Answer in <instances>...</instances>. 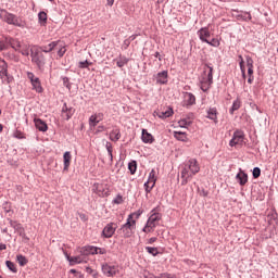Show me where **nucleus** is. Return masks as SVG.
Segmentation results:
<instances>
[{"label": "nucleus", "instance_id": "a211bd4d", "mask_svg": "<svg viewBox=\"0 0 278 278\" xmlns=\"http://www.w3.org/2000/svg\"><path fill=\"white\" fill-rule=\"evenodd\" d=\"M141 140L144 144H153V142H155V138H153V135H151V132L147 131V129H142Z\"/></svg>", "mask_w": 278, "mask_h": 278}, {"label": "nucleus", "instance_id": "5701e85b", "mask_svg": "<svg viewBox=\"0 0 278 278\" xmlns=\"http://www.w3.org/2000/svg\"><path fill=\"white\" fill-rule=\"evenodd\" d=\"M122 227L132 230L136 228V219H134V214L128 215L126 223L122 225Z\"/></svg>", "mask_w": 278, "mask_h": 278}, {"label": "nucleus", "instance_id": "72a5a7b5", "mask_svg": "<svg viewBox=\"0 0 278 278\" xmlns=\"http://www.w3.org/2000/svg\"><path fill=\"white\" fill-rule=\"evenodd\" d=\"M239 108H242V101L239 100V98H237L233 102H232V106L229 110V114H233V112H237V110Z\"/></svg>", "mask_w": 278, "mask_h": 278}, {"label": "nucleus", "instance_id": "dca6fc26", "mask_svg": "<svg viewBox=\"0 0 278 278\" xmlns=\"http://www.w3.org/2000/svg\"><path fill=\"white\" fill-rule=\"evenodd\" d=\"M79 253L83 254V257L88 258V255H97V247H94V245H85L80 249Z\"/></svg>", "mask_w": 278, "mask_h": 278}, {"label": "nucleus", "instance_id": "a878e982", "mask_svg": "<svg viewBox=\"0 0 278 278\" xmlns=\"http://www.w3.org/2000/svg\"><path fill=\"white\" fill-rule=\"evenodd\" d=\"M238 14L236 15V18L237 21H245V22H249L251 21L253 17L251 16V13L250 12H240V11H237Z\"/></svg>", "mask_w": 278, "mask_h": 278}, {"label": "nucleus", "instance_id": "ea45409f", "mask_svg": "<svg viewBox=\"0 0 278 278\" xmlns=\"http://www.w3.org/2000/svg\"><path fill=\"white\" fill-rule=\"evenodd\" d=\"M5 264H7V268H9L11 273H18V269L16 268V265L14 264V262L7 261Z\"/></svg>", "mask_w": 278, "mask_h": 278}, {"label": "nucleus", "instance_id": "393cba45", "mask_svg": "<svg viewBox=\"0 0 278 278\" xmlns=\"http://www.w3.org/2000/svg\"><path fill=\"white\" fill-rule=\"evenodd\" d=\"M101 118H103V113H99L98 115H91L89 117L90 127H97V125H99Z\"/></svg>", "mask_w": 278, "mask_h": 278}, {"label": "nucleus", "instance_id": "2eb2a0df", "mask_svg": "<svg viewBox=\"0 0 278 278\" xmlns=\"http://www.w3.org/2000/svg\"><path fill=\"white\" fill-rule=\"evenodd\" d=\"M184 98V108H192V105L197 103V97H194L192 92H185Z\"/></svg>", "mask_w": 278, "mask_h": 278}, {"label": "nucleus", "instance_id": "c03bdc74", "mask_svg": "<svg viewBox=\"0 0 278 278\" xmlns=\"http://www.w3.org/2000/svg\"><path fill=\"white\" fill-rule=\"evenodd\" d=\"M262 175V169L260 167H254L252 172L253 179H260Z\"/></svg>", "mask_w": 278, "mask_h": 278}, {"label": "nucleus", "instance_id": "4c0bfd02", "mask_svg": "<svg viewBox=\"0 0 278 278\" xmlns=\"http://www.w3.org/2000/svg\"><path fill=\"white\" fill-rule=\"evenodd\" d=\"M146 251L150 255H153V257H157V255H160V251H157V248L146 247Z\"/></svg>", "mask_w": 278, "mask_h": 278}, {"label": "nucleus", "instance_id": "338daca9", "mask_svg": "<svg viewBox=\"0 0 278 278\" xmlns=\"http://www.w3.org/2000/svg\"><path fill=\"white\" fill-rule=\"evenodd\" d=\"M179 125H180V127H186V125H188V122H186V119H181L179 122Z\"/></svg>", "mask_w": 278, "mask_h": 278}, {"label": "nucleus", "instance_id": "0e129e2a", "mask_svg": "<svg viewBox=\"0 0 278 278\" xmlns=\"http://www.w3.org/2000/svg\"><path fill=\"white\" fill-rule=\"evenodd\" d=\"M153 242H157V238L156 237H152L148 240V244H153Z\"/></svg>", "mask_w": 278, "mask_h": 278}, {"label": "nucleus", "instance_id": "603ef678", "mask_svg": "<svg viewBox=\"0 0 278 278\" xmlns=\"http://www.w3.org/2000/svg\"><path fill=\"white\" fill-rule=\"evenodd\" d=\"M63 86H65V88H67L68 90H71V80L68 79V77H63Z\"/></svg>", "mask_w": 278, "mask_h": 278}, {"label": "nucleus", "instance_id": "b1692460", "mask_svg": "<svg viewBox=\"0 0 278 278\" xmlns=\"http://www.w3.org/2000/svg\"><path fill=\"white\" fill-rule=\"evenodd\" d=\"M114 62H116V66H118V68H123V66H127V64H129V59L119 54V56L115 59Z\"/></svg>", "mask_w": 278, "mask_h": 278}, {"label": "nucleus", "instance_id": "c85d7f7f", "mask_svg": "<svg viewBox=\"0 0 278 278\" xmlns=\"http://www.w3.org/2000/svg\"><path fill=\"white\" fill-rule=\"evenodd\" d=\"M174 114L173 109H167L166 111H162L156 113V116H159V118H162L163 121L166 118H170V116Z\"/></svg>", "mask_w": 278, "mask_h": 278}, {"label": "nucleus", "instance_id": "bb28decb", "mask_svg": "<svg viewBox=\"0 0 278 278\" xmlns=\"http://www.w3.org/2000/svg\"><path fill=\"white\" fill-rule=\"evenodd\" d=\"M110 140L112 142H118L121 140V129L118 128H114L111 132H110Z\"/></svg>", "mask_w": 278, "mask_h": 278}, {"label": "nucleus", "instance_id": "9d476101", "mask_svg": "<svg viewBox=\"0 0 278 278\" xmlns=\"http://www.w3.org/2000/svg\"><path fill=\"white\" fill-rule=\"evenodd\" d=\"M116 229H118V225L116 223H109L102 230V238H112L114 233H116Z\"/></svg>", "mask_w": 278, "mask_h": 278}, {"label": "nucleus", "instance_id": "5fc2aeb1", "mask_svg": "<svg viewBox=\"0 0 278 278\" xmlns=\"http://www.w3.org/2000/svg\"><path fill=\"white\" fill-rule=\"evenodd\" d=\"M154 278H175V277L168 273H163V274H160L159 276H155Z\"/></svg>", "mask_w": 278, "mask_h": 278}, {"label": "nucleus", "instance_id": "864d4df0", "mask_svg": "<svg viewBox=\"0 0 278 278\" xmlns=\"http://www.w3.org/2000/svg\"><path fill=\"white\" fill-rule=\"evenodd\" d=\"M8 49V42H5V37L0 41V51H5Z\"/></svg>", "mask_w": 278, "mask_h": 278}, {"label": "nucleus", "instance_id": "680f3d73", "mask_svg": "<svg viewBox=\"0 0 278 278\" xmlns=\"http://www.w3.org/2000/svg\"><path fill=\"white\" fill-rule=\"evenodd\" d=\"M20 236L24 240V242H29V237H27V233H25V230H24L23 235H20Z\"/></svg>", "mask_w": 278, "mask_h": 278}, {"label": "nucleus", "instance_id": "09e8293b", "mask_svg": "<svg viewBox=\"0 0 278 278\" xmlns=\"http://www.w3.org/2000/svg\"><path fill=\"white\" fill-rule=\"evenodd\" d=\"M245 62H247L248 68H253V64H254L253 58H251L250 55H247L245 56Z\"/></svg>", "mask_w": 278, "mask_h": 278}, {"label": "nucleus", "instance_id": "3c124183", "mask_svg": "<svg viewBox=\"0 0 278 278\" xmlns=\"http://www.w3.org/2000/svg\"><path fill=\"white\" fill-rule=\"evenodd\" d=\"M64 53H66V48L61 45L59 50H58L59 58H64Z\"/></svg>", "mask_w": 278, "mask_h": 278}, {"label": "nucleus", "instance_id": "58836bf2", "mask_svg": "<svg viewBox=\"0 0 278 278\" xmlns=\"http://www.w3.org/2000/svg\"><path fill=\"white\" fill-rule=\"evenodd\" d=\"M33 90H36L38 92V94H41V92L45 91V89L42 88V84L39 81L34 83L33 85Z\"/></svg>", "mask_w": 278, "mask_h": 278}, {"label": "nucleus", "instance_id": "c9c22d12", "mask_svg": "<svg viewBox=\"0 0 278 278\" xmlns=\"http://www.w3.org/2000/svg\"><path fill=\"white\" fill-rule=\"evenodd\" d=\"M128 170H130V175H136V170H138V163L136 161L129 162Z\"/></svg>", "mask_w": 278, "mask_h": 278}, {"label": "nucleus", "instance_id": "aec40b11", "mask_svg": "<svg viewBox=\"0 0 278 278\" xmlns=\"http://www.w3.org/2000/svg\"><path fill=\"white\" fill-rule=\"evenodd\" d=\"M34 123H35V127L36 129H38V131H47L49 129V126L47 125V123L45 121H42L41 118H34Z\"/></svg>", "mask_w": 278, "mask_h": 278}, {"label": "nucleus", "instance_id": "6e6552de", "mask_svg": "<svg viewBox=\"0 0 278 278\" xmlns=\"http://www.w3.org/2000/svg\"><path fill=\"white\" fill-rule=\"evenodd\" d=\"M160 220H162V215L160 213V206H156L151 211V215L147 223L148 225H152V227H157V223H160Z\"/></svg>", "mask_w": 278, "mask_h": 278}, {"label": "nucleus", "instance_id": "e2e57ef3", "mask_svg": "<svg viewBox=\"0 0 278 278\" xmlns=\"http://www.w3.org/2000/svg\"><path fill=\"white\" fill-rule=\"evenodd\" d=\"M17 53H22L23 55H25L27 58L29 55V50H21V48H20V51H17Z\"/></svg>", "mask_w": 278, "mask_h": 278}, {"label": "nucleus", "instance_id": "79ce46f5", "mask_svg": "<svg viewBox=\"0 0 278 278\" xmlns=\"http://www.w3.org/2000/svg\"><path fill=\"white\" fill-rule=\"evenodd\" d=\"M142 231L143 233H151L155 231V226L147 223L146 226L142 228Z\"/></svg>", "mask_w": 278, "mask_h": 278}, {"label": "nucleus", "instance_id": "e433bc0d", "mask_svg": "<svg viewBox=\"0 0 278 278\" xmlns=\"http://www.w3.org/2000/svg\"><path fill=\"white\" fill-rule=\"evenodd\" d=\"M16 260H17V263L20 264V266H27V263L29 262L27 260V257L25 255H23V254H18L16 256Z\"/></svg>", "mask_w": 278, "mask_h": 278}, {"label": "nucleus", "instance_id": "37998d69", "mask_svg": "<svg viewBox=\"0 0 278 278\" xmlns=\"http://www.w3.org/2000/svg\"><path fill=\"white\" fill-rule=\"evenodd\" d=\"M89 66H92V62L88 60L78 62V68H89Z\"/></svg>", "mask_w": 278, "mask_h": 278}, {"label": "nucleus", "instance_id": "ddd939ff", "mask_svg": "<svg viewBox=\"0 0 278 278\" xmlns=\"http://www.w3.org/2000/svg\"><path fill=\"white\" fill-rule=\"evenodd\" d=\"M236 180L239 186H247V184H249V174L242 170V168H239V173L236 175Z\"/></svg>", "mask_w": 278, "mask_h": 278}, {"label": "nucleus", "instance_id": "13d9d810", "mask_svg": "<svg viewBox=\"0 0 278 278\" xmlns=\"http://www.w3.org/2000/svg\"><path fill=\"white\" fill-rule=\"evenodd\" d=\"M9 225L13 228V229H16L20 225L18 222L16 220H12V219H9Z\"/></svg>", "mask_w": 278, "mask_h": 278}, {"label": "nucleus", "instance_id": "de8ad7c7", "mask_svg": "<svg viewBox=\"0 0 278 278\" xmlns=\"http://www.w3.org/2000/svg\"><path fill=\"white\" fill-rule=\"evenodd\" d=\"M151 182H149V180H147L143 185V188L147 192V194H149V192H151V190H153V188H155V185L152 184V186H150Z\"/></svg>", "mask_w": 278, "mask_h": 278}, {"label": "nucleus", "instance_id": "412c9836", "mask_svg": "<svg viewBox=\"0 0 278 278\" xmlns=\"http://www.w3.org/2000/svg\"><path fill=\"white\" fill-rule=\"evenodd\" d=\"M206 118L213 121L214 123H218V110H216V108H210L206 111Z\"/></svg>", "mask_w": 278, "mask_h": 278}, {"label": "nucleus", "instance_id": "a18cd8bd", "mask_svg": "<svg viewBox=\"0 0 278 278\" xmlns=\"http://www.w3.org/2000/svg\"><path fill=\"white\" fill-rule=\"evenodd\" d=\"M13 138H16L17 140H25V135L21 130H15L13 134Z\"/></svg>", "mask_w": 278, "mask_h": 278}, {"label": "nucleus", "instance_id": "6e6d98bb", "mask_svg": "<svg viewBox=\"0 0 278 278\" xmlns=\"http://www.w3.org/2000/svg\"><path fill=\"white\" fill-rule=\"evenodd\" d=\"M15 230L17 231L18 236H23V232H25V228L21 224L15 228Z\"/></svg>", "mask_w": 278, "mask_h": 278}, {"label": "nucleus", "instance_id": "473e14b6", "mask_svg": "<svg viewBox=\"0 0 278 278\" xmlns=\"http://www.w3.org/2000/svg\"><path fill=\"white\" fill-rule=\"evenodd\" d=\"M105 149H106V151H108V153H109L110 162H111V164H112V162H114V154H113L114 148H113V146H112V142L106 141V143H105Z\"/></svg>", "mask_w": 278, "mask_h": 278}, {"label": "nucleus", "instance_id": "f3484780", "mask_svg": "<svg viewBox=\"0 0 278 278\" xmlns=\"http://www.w3.org/2000/svg\"><path fill=\"white\" fill-rule=\"evenodd\" d=\"M156 84H160V86H164L165 84H168V71L159 72L155 75Z\"/></svg>", "mask_w": 278, "mask_h": 278}, {"label": "nucleus", "instance_id": "6ab92c4d", "mask_svg": "<svg viewBox=\"0 0 278 278\" xmlns=\"http://www.w3.org/2000/svg\"><path fill=\"white\" fill-rule=\"evenodd\" d=\"M55 47H60V41H52L48 46H41L39 47V51L41 53H51Z\"/></svg>", "mask_w": 278, "mask_h": 278}, {"label": "nucleus", "instance_id": "423d86ee", "mask_svg": "<svg viewBox=\"0 0 278 278\" xmlns=\"http://www.w3.org/2000/svg\"><path fill=\"white\" fill-rule=\"evenodd\" d=\"M92 191L98 194V197H101L102 199L105 197H110V187L108 185L96 182L93 184Z\"/></svg>", "mask_w": 278, "mask_h": 278}, {"label": "nucleus", "instance_id": "052dcab7", "mask_svg": "<svg viewBox=\"0 0 278 278\" xmlns=\"http://www.w3.org/2000/svg\"><path fill=\"white\" fill-rule=\"evenodd\" d=\"M27 78L29 79V81H34V79L36 78V75H34V73L31 72H27Z\"/></svg>", "mask_w": 278, "mask_h": 278}, {"label": "nucleus", "instance_id": "f257e3e1", "mask_svg": "<svg viewBox=\"0 0 278 278\" xmlns=\"http://www.w3.org/2000/svg\"><path fill=\"white\" fill-rule=\"evenodd\" d=\"M201 170V166H199V162L197 159H190L186 162L185 167L182 168L180 175H181V186H186L188 181L197 175Z\"/></svg>", "mask_w": 278, "mask_h": 278}, {"label": "nucleus", "instance_id": "c756f323", "mask_svg": "<svg viewBox=\"0 0 278 278\" xmlns=\"http://www.w3.org/2000/svg\"><path fill=\"white\" fill-rule=\"evenodd\" d=\"M174 138L180 142H188V135L184 131H174Z\"/></svg>", "mask_w": 278, "mask_h": 278}, {"label": "nucleus", "instance_id": "4be33fe9", "mask_svg": "<svg viewBox=\"0 0 278 278\" xmlns=\"http://www.w3.org/2000/svg\"><path fill=\"white\" fill-rule=\"evenodd\" d=\"M62 114L66 121H70L73 117V114H75V110H73V108H68V105L64 103L62 108Z\"/></svg>", "mask_w": 278, "mask_h": 278}, {"label": "nucleus", "instance_id": "bf43d9fd", "mask_svg": "<svg viewBox=\"0 0 278 278\" xmlns=\"http://www.w3.org/2000/svg\"><path fill=\"white\" fill-rule=\"evenodd\" d=\"M129 45H131V41L128 39H125L123 42V49H129Z\"/></svg>", "mask_w": 278, "mask_h": 278}, {"label": "nucleus", "instance_id": "a19ab883", "mask_svg": "<svg viewBox=\"0 0 278 278\" xmlns=\"http://www.w3.org/2000/svg\"><path fill=\"white\" fill-rule=\"evenodd\" d=\"M157 181V179L155 178V169H152L149 173V177H148V184H153L155 186V182Z\"/></svg>", "mask_w": 278, "mask_h": 278}, {"label": "nucleus", "instance_id": "f704fd0d", "mask_svg": "<svg viewBox=\"0 0 278 278\" xmlns=\"http://www.w3.org/2000/svg\"><path fill=\"white\" fill-rule=\"evenodd\" d=\"M119 231H122L124 238H131V236H134V230L131 228H125L122 226Z\"/></svg>", "mask_w": 278, "mask_h": 278}, {"label": "nucleus", "instance_id": "4d7b16f0", "mask_svg": "<svg viewBox=\"0 0 278 278\" xmlns=\"http://www.w3.org/2000/svg\"><path fill=\"white\" fill-rule=\"evenodd\" d=\"M105 253H108V250H105V248L97 247V255H105Z\"/></svg>", "mask_w": 278, "mask_h": 278}, {"label": "nucleus", "instance_id": "69168bd1", "mask_svg": "<svg viewBox=\"0 0 278 278\" xmlns=\"http://www.w3.org/2000/svg\"><path fill=\"white\" fill-rule=\"evenodd\" d=\"M132 214V217L136 216V218H140V216L142 215V212L138 211L136 213H130Z\"/></svg>", "mask_w": 278, "mask_h": 278}, {"label": "nucleus", "instance_id": "39448f33", "mask_svg": "<svg viewBox=\"0 0 278 278\" xmlns=\"http://www.w3.org/2000/svg\"><path fill=\"white\" fill-rule=\"evenodd\" d=\"M244 130L237 129L233 131L232 138L229 141V147H242L244 144Z\"/></svg>", "mask_w": 278, "mask_h": 278}, {"label": "nucleus", "instance_id": "8fccbe9b", "mask_svg": "<svg viewBox=\"0 0 278 278\" xmlns=\"http://www.w3.org/2000/svg\"><path fill=\"white\" fill-rule=\"evenodd\" d=\"M123 195L122 194H117L116 198L113 200V203H115V205H121L123 203Z\"/></svg>", "mask_w": 278, "mask_h": 278}, {"label": "nucleus", "instance_id": "1a4fd4ad", "mask_svg": "<svg viewBox=\"0 0 278 278\" xmlns=\"http://www.w3.org/2000/svg\"><path fill=\"white\" fill-rule=\"evenodd\" d=\"M0 79H2V81H7V84L12 81V76L8 74V63L3 59H0Z\"/></svg>", "mask_w": 278, "mask_h": 278}, {"label": "nucleus", "instance_id": "7c9ffc66", "mask_svg": "<svg viewBox=\"0 0 278 278\" xmlns=\"http://www.w3.org/2000/svg\"><path fill=\"white\" fill-rule=\"evenodd\" d=\"M38 23L41 25V27H45L47 25V12L40 11L38 13Z\"/></svg>", "mask_w": 278, "mask_h": 278}, {"label": "nucleus", "instance_id": "2f4dec72", "mask_svg": "<svg viewBox=\"0 0 278 278\" xmlns=\"http://www.w3.org/2000/svg\"><path fill=\"white\" fill-rule=\"evenodd\" d=\"M239 66H240V71H241V75L243 77V79H247V67H244V59L242 58V54H239Z\"/></svg>", "mask_w": 278, "mask_h": 278}, {"label": "nucleus", "instance_id": "0eeeda50", "mask_svg": "<svg viewBox=\"0 0 278 278\" xmlns=\"http://www.w3.org/2000/svg\"><path fill=\"white\" fill-rule=\"evenodd\" d=\"M102 273L105 277H116L118 275V265L104 263L102 264Z\"/></svg>", "mask_w": 278, "mask_h": 278}, {"label": "nucleus", "instance_id": "7ed1b4c3", "mask_svg": "<svg viewBox=\"0 0 278 278\" xmlns=\"http://www.w3.org/2000/svg\"><path fill=\"white\" fill-rule=\"evenodd\" d=\"M1 18L8 25H14V27H21L22 29L25 27V22L21 20V17L14 15L13 13H9L8 11L1 12Z\"/></svg>", "mask_w": 278, "mask_h": 278}, {"label": "nucleus", "instance_id": "f8f14e48", "mask_svg": "<svg viewBox=\"0 0 278 278\" xmlns=\"http://www.w3.org/2000/svg\"><path fill=\"white\" fill-rule=\"evenodd\" d=\"M67 261L70 262V266H75V264H87L88 263V257L84 256L83 253L76 256H68L67 255Z\"/></svg>", "mask_w": 278, "mask_h": 278}, {"label": "nucleus", "instance_id": "4468645a", "mask_svg": "<svg viewBox=\"0 0 278 278\" xmlns=\"http://www.w3.org/2000/svg\"><path fill=\"white\" fill-rule=\"evenodd\" d=\"M198 36L202 42H210L208 38L212 36V34L210 33L208 27H202L198 30Z\"/></svg>", "mask_w": 278, "mask_h": 278}, {"label": "nucleus", "instance_id": "774afa93", "mask_svg": "<svg viewBox=\"0 0 278 278\" xmlns=\"http://www.w3.org/2000/svg\"><path fill=\"white\" fill-rule=\"evenodd\" d=\"M137 37H138V35H131V36L128 38V40H129L130 42H134V40H135Z\"/></svg>", "mask_w": 278, "mask_h": 278}, {"label": "nucleus", "instance_id": "20e7f679", "mask_svg": "<svg viewBox=\"0 0 278 278\" xmlns=\"http://www.w3.org/2000/svg\"><path fill=\"white\" fill-rule=\"evenodd\" d=\"M30 58L33 64H36L37 68L39 71H45V65L47 64V59L45 58V54L40 50H31L30 51Z\"/></svg>", "mask_w": 278, "mask_h": 278}, {"label": "nucleus", "instance_id": "49530a36", "mask_svg": "<svg viewBox=\"0 0 278 278\" xmlns=\"http://www.w3.org/2000/svg\"><path fill=\"white\" fill-rule=\"evenodd\" d=\"M206 45H210V47L218 48L220 47V41L216 38H213L211 41L206 42Z\"/></svg>", "mask_w": 278, "mask_h": 278}, {"label": "nucleus", "instance_id": "9b49d317", "mask_svg": "<svg viewBox=\"0 0 278 278\" xmlns=\"http://www.w3.org/2000/svg\"><path fill=\"white\" fill-rule=\"evenodd\" d=\"M4 41L7 42V46L11 47L13 51H21V40L11 36H4Z\"/></svg>", "mask_w": 278, "mask_h": 278}, {"label": "nucleus", "instance_id": "f03ea898", "mask_svg": "<svg viewBox=\"0 0 278 278\" xmlns=\"http://www.w3.org/2000/svg\"><path fill=\"white\" fill-rule=\"evenodd\" d=\"M208 72L206 76L202 77L200 80V88L202 92H207L210 88H212V84H214V67L211 64H205Z\"/></svg>", "mask_w": 278, "mask_h": 278}, {"label": "nucleus", "instance_id": "cd10ccee", "mask_svg": "<svg viewBox=\"0 0 278 278\" xmlns=\"http://www.w3.org/2000/svg\"><path fill=\"white\" fill-rule=\"evenodd\" d=\"M72 155H71V152L70 151H66L64 154H63V162H64V167H63V170H68L70 166H71V160H72Z\"/></svg>", "mask_w": 278, "mask_h": 278}]
</instances>
